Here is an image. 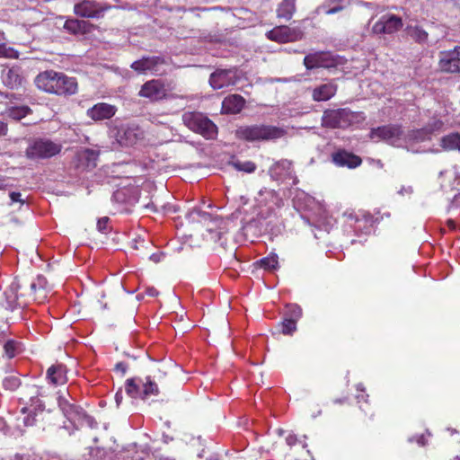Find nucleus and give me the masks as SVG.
Wrapping results in <instances>:
<instances>
[{
	"label": "nucleus",
	"mask_w": 460,
	"mask_h": 460,
	"mask_svg": "<svg viewBox=\"0 0 460 460\" xmlns=\"http://www.w3.org/2000/svg\"><path fill=\"white\" fill-rule=\"evenodd\" d=\"M115 368L117 370H119L122 372V374H125L127 371V365L123 362H119L116 364Z\"/></svg>",
	"instance_id": "obj_50"
},
{
	"label": "nucleus",
	"mask_w": 460,
	"mask_h": 460,
	"mask_svg": "<svg viewBox=\"0 0 460 460\" xmlns=\"http://www.w3.org/2000/svg\"><path fill=\"white\" fill-rule=\"evenodd\" d=\"M150 259L155 262H158L160 261V255L154 253L150 256Z\"/></svg>",
	"instance_id": "obj_57"
},
{
	"label": "nucleus",
	"mask_w": 460,
	"mask_h": 460,
	"mask_svg": "<svg viewBox=\"0 0 460 460\" xmlns=\"http://www.w3.org/2000/svg\"><path fill=\"white\" fill-rule=\"evenodd\" d=\"M412 192V188L411 186H408V187H404L402 186L399 190H398V193L400 195H404V194H411Z\"/></svg>",
	"instance_id": "obj_48"
},
{
	"label": "nucleus",
	"mask_w": 460,
	"mask_h": 460,
	"mask_svg": "<svg viewBox=\"0 0 460 460\" xmlns=\"http://www.w3.org/2000/svg\"><path fill=\"white\" fill-rule=\"evenodd\" d=\"M403 26L402 20L400 16L393 13H385L382 15L372 27L375 34H393L400 31Z\"/></svg>",
	"instance_id": "obj_12"
},
{
	"label": "nucleus",
	"mask_w": 460,
	"mask_h": 460,
	"mask_svg": "<svg viewBox=\"0 0 460 460\" xmlns=\"http://www.w3.org/2000/svg\"><path fill=\"white\" fill-rule=\"evenodd\" d=\"M166 93L167 89L164 83L159 79H153L142 85L139 95L151 101H160L166 98Z\"/></svg>",
	"instance_id": "obj_15"
},
{
	"label": "nucleus",
	"mask_w": 460,
	"mask_h": 460,
	"mask_svg": "<svg viewBox=\"0 0 460 460\" xmlns=\"http://www.w3.org/2000/svg\"><path fill=\"white\" fill-rule=\"evenodd\" d=\"M296 319L286 317L281 323V331L285 335H291L296 330Z\"/></svg>",
	"instance_id": "obj_38"
},
{
	"label": "nucleus",
	"mask_w": 460,
	"mask_h": 460,
	"mask_svg": "<svg viewBox=\"0 0 460 460\" xmlns=\"http://www.w3.org/2000/svg\"><path fill=\"white\" fill-rule=\"evenodd\" d=\"M286 134L287 130L283 128L265 124L243 126L235 131L237 138L248 142L276 140Z\"/></svg>",
	"instance_id": "obj_2"
},
{
	"label": "nucleus",
	"mask_w": 460,
	"mask_h": 460,
	"mask_svg": "<svg viewBox=\"0 0 460 460\" xmlns=\"http://www.w3.org/2000/svg\"><path fill=\"white\" fill-rule=\"evenodd\" d=\"M409 441L410 442L416 441L420 446H425L426 443H427L424 435H420V436H417V437H412V438H409Z\"/></svg>",
	"instance_id": "obj_46"
},
{
	"label": "nucleus",
	"mask_w": 460,
	"mask_h": 460,
	"mask_svg": "<svg viewBox=\"0 0 460 460\" xmlns=\"http://www.w3.org/2000/svg\"><path fill=\"white\" fill-rule=\"evenodd\" d=\"M21 193L20 192H11L10 193V199L13 202H20L22 201L21 199Z\"/></svg>",
	"instance_id": "obj_47"
},
{
	"label": "nucleus",
	"mask_w": 460,
	"mask_h": 460,
	"mask_svg": "<svg viewBox=\"0 0 460 460\" xmlns=\"http://www.w3.org/2000/svg\"><path fill=\"white\" fill-rule=\"evenodd\" d=\"M278 255L275 253L270 254L268 257L262 258L260 261L261 267L265 270H276L279 266Z\"/></svg>",
	"instance_id": "obj_36"
},
{
	"label": "nucleus",
	"mask_w": 460,
	"mask_h": 460,
	"mask_svg": "<svg viewBox=\"0 0 460 460\" xmlns=\"http://www.w3.org/2000/svg\"><path fill=\"white\" fill-rule=\"evenodd\" d=\"M361 397H362V399H364L365 401H367V399H365V397H366V398H367V397H368V394L362 395Z\"/></svg>",
	"instance_id": "obj_59"
},
{
	"label": "nucleus",
	"mask_w": 460,
	"mask_h": 460,
	"mask_svg": "<svg viewBox=\"0 0 460 460\" xmlns=\"http://www.w3.org/2000/svg\"><path fill=\"white\" fill-rule=\"evenodd\" d=\"M337 85L333 83H327L315 87L313 90L312 97L315 102H325L335 95Z\"/></svg>",
	"instance_id": "obj_25"
},
{
	"label": "nucleus",
	"mask_w": 460,
	"mask_h": 460,
	"mask_svg": "<svg viewBox=\"0 0 460 460\" xmlns=\"http://www.w3.org/2000/svg\"><path fill=\"white\" fill-rule=\"evenodd\" d=\"M335 402H339V403H341V400H335Z\"/></svg>",
	"instance_id": "obj_61"
},
{
	"label": "nucleus",
	"mask_w": 460,
	"mask_h": 460,
	"mask_svg": "<svg viewBox=\"0 0 460 460\" xmlns=\"http://www.w3.org/2000/svg\"><path fill=\"white\" fill-rule=\"evenodd\" d=\"M296 12V0H283L277 8V16L287 21L290 20Z\"/></svg>",
	"instance_id": "obj_29"
},
{
	"label": "nucleus",
	"mask_w": 460,
	"mask_h": 460,
	"mask_svg": "<svg viewBox=\"0 0 460 460\" xmlns=\"http://www.w3.org/2000/svg\"><path fill=\"white\" fill-rule=\"evenodd\" d=\"M18 51L14 49L6 46L5 44H0V58H17Z\"/></svg>",
	"instance_id": "obj_39"
},
{
	"label": "nucleus",
	"mask_w": 460,
	"mask_h": 460,
	"mask_svg": "<svg viewBox=\"0 0 460 460\" xmlns=\"http://www.w3.org/2000/svg\"><path fill=\"white\" fill-rule=\"evenodd\" d=\"M4 352L7 355L8 358H13L15 356L16 351V343L13 341H8L5 342L4 346Z\"/></svg>",
	"instance_id": "obj_41"
},
{
	"label": "nucleus",
	"mask_w": 460,
	"mask_h": 460,
	"mask_svg": "<svg viewBox=\"0 0 460 460\" xmlns=\"http://www.w3.org/2000/svg\"><path fill=\"white\" fill-rule=\"evenodd\" d=\"M144 131L134 123H121L110 129V137L120 146H132L144 138Z\"/></svg>",
	"instance_id": "obj_6"
},
{
	"label": "nucleus",
	"mask_w": 460,
	"mask_h": 460,
	"mask_svg": "<svg viewBox=\"0 0 460 460\" xmlns=\"http://www.w3.org/2000/svg\"><path fill=\"white\" fill-rule=\"evenodd\" d=\"M116 111L117 108L115 106L105 102H99L89 108L86 115L92 119L98 121L111 119L115 115Z\"/></svg>",
	"instance_id": "obj_21"
},
{
	"label": "nucleus",
	"mask_w": 460,
	"mask_h": 460,
	"mask_svg": "<svg viewBox=\"0 0 460 460\" xmlns=\"http://www.w3.org/2000/svg\"><path fill=\"white\" fill-rule=\"evenodd\" d=\"M86 22L77 19H68L65 22L64 28L74 34L84 32L85 30Z\"/></svg>",
	"instance_id": "obj_32"
},
{
	"label": "nucleus",
	"mask_w": 460,
	"mask_h": 460,
	"mask_svg": "<svg viewBox=\"0 0 460 460\" xmlns=\"http://www.w3.org/2000/svg\"><path fill=\"white\" fill-rule=\"evenodd\" d=\"M62 145L48 138L33 140L26 149V156L31 160L51 158L61 152Z\"/></svg>",
	"instance_id": "obj_7"
},
{
	"label": "nucleus",
	"mask_w": 460,
	"mask_h": 460,
	"mask_svg": "<svg viewBox=\"0 0 460 460\" xmlns=\"http://www.w3.org/2000/svg\"><path fill=\"white\" fill-rule=\"evenodd\" d=\"M442 125V122H439L438 125H436V128H438Z\"/></svg>",
	"instance_id": "obj_60"
},
{
	"label": "nucleus",
	"mask_w": 460,
	"mask_h": 460,
	"mask_svg": "<svg viewBox=\"0 0 460 460\" xmlns=\"http://www.w3.org/2000/svg\"><path fill=\"white\" fill-rule=\"evenodd\" d=\"M19 288L20 284L18 281L13 280L9 288L4 291L7 308L10 310H13L18 306H23L25 305V302L21 301L18 296Z\"/></svg>",
	"instance_id": "obj_24"
},
{
	"label": "nucleus",
	"mask_w": 460,
	"mask_h": 460,
	"mask_svg": "<svg viewBox=\"0 0 460 460\" xmlns=\"http://www.w3.org/2000/svg\"><path fill=\"white\" fill-rule=\"evenodd\" d=\"M111 8V5L94 0H83L75 4L74 12L77 16L100 19Z\"/></svg>",
	"instance_id": "obj_11"
},
{
	"label": "nucleus",
	"mask_w": 460,
	"mask_h": 460,
	"mask_svg": "<svg viewBox=\"0 0 460 460\" xmlns=\"http://www.w3.org/2000/svg\"><path fill=\"white\" fill-rule=\"evenodd\" d=\"M460 208V193L455 195L453 200L451 201L448 210H452L454 208Z\"/></svg>",
	"instance_id": "obj_44"
},
{
	"label": "nucleus",
	"mask_w": 460,
	"mask_h": 460,
	"mask_svg": "<svg viewBox=\"0 0 460 460\" xmlns=\"http://www.w3.org/2000/svg\"><path fill=\"white\" fill-rule=\"evenodd\" d=\"M183 124L191 131L207 139H214L217 135V127L206 115L197 111H187L182 114Z\"/></svg>",
	"instance_id": "obj_4"
},
{
	"label": "nucleus",
	"mask_w": 460,
	"mask_h": 460,
	"mask_svg": "<svg viewBox=\"0 0 460 460\" xmlns=\"http://www.w3.org/2000/svg\"><path fill=\"white\" fill-rule=\"evenodd\" d=\"M263 193L268 194L269 196H270V197H271V198H273V199H278V197L276 196L275 191H273V190H265L264 191H263V190H261V191H260V196H262V195H263Z\"/></svg>",
	"instance_id": "obj_54"
},
{
	"label": "nucleus",
	"mask_w": 460,
	"mask_h": 460,
	"mask_svg": "<svg viewBox=\"0 0 460 460\" xmlns=\"http://www.w3.org/2000/svg\"><path fill=\"white\" fill-rule=\"evenodd\" d=\"M332 162L339 167H348L350 169L359 166L362 160L359 156L346 150H338L332 155Z\"/></svg>",
	"instance_id": "obj_20"
},
{
	"label": "nucleus",
	"mask_w": 460,
	"mask_h": 460,
	"mask_svg": "<svg viewBox=\"0 0 460 460\" xmlns=\"http://www.w3.org/2000/svg\"><path fill=\"white\" fill-rule=\"evenodd\" d=\"M109 217H104L98 220L97 228L100 232L105 233L108 230Z\"/></svg>",
	"instance_id": "obj_43"
},
{
	"label": "nucleus",
	"mask_w": 460,
	"mask_h": 460,
	"mask_svg": "<svg viewBox=\"0 0 460 460\" xmlns=\"http://www.w3.org/2000/svg\"><path fill=\"white\" fill-rule=\"evenodd\" d=\"M6 186V180L3 177H0V190L4 189Z\"/></svg>",
	"instance_id": "obj_56"
},
{
	"label": "nucleus",
	"mask_w": 460,
	"mask_h": 460,
	"mask_svg": "<svg viewBox=\"0 0 460 460\" xmlns=\"http://www.w3.org/2000/svg\"><path fill=\"white\" fill-rule=\"evenodd\" d=\"M29 394H31L29 406L22 407L21 412L22 414H25L29 411H31L32 412L35 413L39 411H43L45 405L42 402V401L39 398V395L40 394V389L37 386L32 385L29 388Z\"/></svg>",
	"instance_id": "obj_27"
},
{
	"label": "nucleus",
	"mask_w": 460,
	"mask_h": 460,
	"mask_svg": "<svg viewBox=\"0 0 460 460\" xmlns=\"http://www.w3.org/2000/svg\"><path fill=\"white\" fill-rule=\"evenodd\" d=\"M35 84L40 90L57 95H72L77 91L75 78L54 70L40 73L35 78Z\"/></svg>",
	"instance_id": "obj_1"
},
{
	"label": "nucleus",
	"mask_w": 460,
	"mask_h": 460,
	"mask_svg": "<svg viewBox=\"0 0 460 460\" xmlns=\"http://www.w3.org/2000/svg\"><path fill=\"white\" fill-rule=\"evenodd\" d=\"M269 174L274 181H285L287 179H293L294 183H296L297 181L292 169V163L286 159L280 160L271 165L269 169Z\"/></svg>",
	"instance_id": "obj_19"
},
{
	"label": "nucleus",
	"mask_w": 460,
	"mask_h": 460,
	"mask_svg": "<svg viewBox=\"0 0 460 460\" xmlns=\"http://www.w3.org/2000/svg\"><path fill=\"white\" fill-rule=\"evenodd\" d=\"M47 379L54 385H65L67 382L66 367L61 364L49 367L47 370Z\"/></svg>",
	"instance_id": "obj_23"
},
{
	"label": "nucleus",
	"mask_w": 460,
	"mask_h": 460,
	"mask_svg": "<svg viewBox=\"0 0 460 460\" xmlns=\"http://www.w3.org/2000/svg\"><path fill=\"white\" fill-rule=\"evenodd\" d=\"M123 400V394L122 392L119 390L115 394V402L117 406L119 407Z\"/></svg>",
	"instance_id": "obj_49"
},
{
	"label": "nucleus",
	"mask_w": 460,
	"mask_h": 460,
	"mask_svg": "<svg viewBox=\"0 0 460 460\" xmlns=\"http://www.w3.org/2000/svg\"><path fill=\"white\" fill-rule=\"evenodd\" d=\"M287 314L289 316L288 318L297 321L302 316V309L297 305H289L288 306Z\"/></svg>",
	"instance_id": "obj_40"
},
{
	"label": "nucleus",
	"mask_w": 460,
	"mask_h": 460,
	"mask_svg": "<svg viewBox=\"0 0 460 460\" xmlns=\"http://www.w3.org/2000/svg\"><path fill=\"white\" fill-rule=\"evenodd\" d=\"M405 32L408 37L419 44H424L428 41V32L418 25H408Z\"/></svg>",
	"instance_id": "obj_30"
},
{
	"label": "nucleus",
	"mask_w": 460,
	"mask_h": 460,
	"mask_svg": "<svg viewBox=\"0 0 460 460\" xmlns=\"http://www.w3.org/2000/svg\"><path fill=\"white\" fill-rule=\"evenodd\" d=\"M7 132V125L3 122V121H0V136H4Z\"/></svg>",
	"instance_id": "obj_53"
},
{
	"label": "nucleus",
	"mask_w": 460,
	"mask_h": 460,
	"mask_svg": "<svg viewBox=\"0 0 460 460\" xmlns=\"http://www.w3.org/2000/svg\"><path fill=\"white\" fill-rule=\"evenodd\" d=\"M246 227L248 229L255 228L256 229V234H266L270 230L269 223L266 222V220L264 218L261 217H258L257 218L250 221L247 224Z\"/></svg>",
	"instance_id": "obj_33"
},
{
	"label": "nucleus",
	"mask_w": 460,
	"mask_h": 460,
	"mask_svg": "<svg viewBox=\"0 0 460 460\" xmlns=\"http://www.w3.org/2000/svg\"><path fill=\"white\" fill-rule=\"evenodd\" d=\"M286 441L288 443V445L289 446H293L296 444V435H288L287 438H286Z\"/></svg>",
	"instance_id": "obj_51"
},
{
	"label": "nucleus",
	"mask_w": 460,
	"mask_h": 460,
	"mask_svg": "<svg viewBox=\"0 0 460 460\" xmlns=\"http://www.w3.org/2000/svg\"><path fill=\"white\" fill-rule=\"evenodd\" d=\"M457 460H460V457H456Z\"/></svg>",
	"instance_id": "obj_64"
},
{
	"label": "nucleus",
	"mask_w": 460,
	"mask_h": 460,
	"mask_svg": "<svg viewBox=\"0 0 460 460\" xmlns=\"http://www.w3.org/2000/svg\"><path fill=\"white\" fill-rule=\"evenodd\" d=\"M441 146L446 150L460 152V133H451L441 138Z\"/></svg>",
	"instance_id": "obj_31"
},
{
	"label": "nucleus",
	"mask_w": 460,
	"mask_h": 460,
	"mask_svg": "<svg viewBox=\"0 0 460 460\" xmlns=\"http://www.w3.org/2000/svg\"><path fill=\"white\" fill-rule=\"evenodd\" d=\"M357 390H358V391H360V392H365V387L363 386V385H362V384H358V385H357Z\"/></svg>",
	"instance_id": "obj_58"
},
{
	"label": "nucleus",
	"mask_w": 460,
	"mask_h": 460,
	"mask_svg": "<svg viewBox=\"0 0 460 460\" xmlns=\"http://www.w3.org/2000/svg\"><path fill=\"white\" fill-rule=\"evenodd\" d=\"M83 422H85L90 428H96L97 426V422L93 420V418L88 416L86 413L85 417L83 418L79 424H82Z\"/></svg>",
	"instance_id": "obj_45"
},
{
	"label": "nucleus",
	"mask_w": 460,
	"mask_h": 460,
	"mask_svg": "<svg viewBox=\"0 0 460 460\" xmlns=\"http://www.w3.org/2000/svg\"><path fill=\"white\" fill-rule=\"evenodd\" d=\"M165 64L164 58L158 56L144 57L131 64V68L138 73H153L160 75L164 73L162 69Z\"/></svg>",
	"instance_id": "obj_13"
},
{
	"label": "nucleus",
	"mask_w": 460,
	"mask_h": 460,
	"mask_svg": "<svg viewBox=\"0 0 460 460\" xmlns=\"http://www.w3.org/2000/svg\"><path fill=\"white\" fill-rule=\"evenodd\" d=\"M447 226L450 228V229H455L456 228V223L453 219H448L447 221Z\"/></svg>",
	"instance_id": "obj_55"
},
{
	"label": "nucleus",
	"mask_w": 460,
	"mask_h": 460,
	"mask_svg": "<svg viewBox=\"0 0 460 460\" xmlns=\"http://www.w3.org/2000/svg\"><path fill=\"white\" fill-rule=\"evenodd\" d=\"M146 293L152 297L156 296L158 295V291L155 288H147Z\"/></svg>",
	"instance_id": "obj_52"
},
{
	"label": "nucleus",
	"mask_w": 460,
	"mask_h": 460,
	"mask_svg": "<svg viewBox=\"0 0 460 460\" xmlns=\"http://www.w3.org/2000/svg\"><path fill=\"white\" fill-rule=\"evenodd\" d=\"M244 103L245 101L241 95L233 94L225 98L222 109L226 113L237 114L243 110Z\"/></svg>",
	"instance_id": "obj_26"
},
{
	"label": "nucleus",
	"mask_w": 460,
	"mask_h": 460,
	"mask_svg": "<svg viewBox=\"0 0 460 460\" xmlns=\"http://www.w3.org/2000/svg\"><path fill=\"white\" fill-rule=\"evenodd\" d=\"M125 391L128 396L133 399L146 400L149 396L159 394L157 384L150 377L146 376L129 378L125 383Z\"/></svg>",
	"instance_id": "obj_5"
},
{
	"label": "nucleus",
	"mask_w": 460,
	"mask_h": 460,
	"mask_svg": "<svg viewBox=\"0 0 460 460\" xmlns=\"http://www.w3.org/2000/svg\"><path fill=\"white\" fill-rule=\"evenodd\" d=\"M403 131L396 124H388L371 128L368 137L373 141H385L389 145L401 146Z\"/></svg>",
	"instance_id": "obj_9"
},
{
	"label": "nucleus",
	"mask_w": 460,
	"mask_h": 460,
	"mask_svg": "<svg viewBox=\"0 0 460 460\" xmlns=\"http://www.w3.org/2000/svg\"><path fill=\"white\" fill-rule=\"evenodd\" d=\"M25 414H27V415L23 418L24 426H26V427L33 426L36 422V418H35L36 413L32 412L31 411H29Z\"/></svg>",
	"instance_id": "obj_42"
},
{
	"label": "nucleus",
	"mask_w": 460,
	"mask_h": 460,
	"mask_svg": "<svg viewBox=\"0 0 460 460\" xmlns=\"http://www.w3.org/2000/svg\"><path fill=\"white\" fill-rule=\"evenodd\" d=\"M238 77L233 69H217L211 74L209 84L214 89H223L236 84Z\"/></svg>",
	"instance_id": "obj_14"
},
{
	"label": "nucleus",
	"mask_w": 460,
	"mask_h": 460,
	"mask_svg": "<svg viewBox=\"0 0 460 460\" xmlns=\"http://www.w3.org/2000/svg\"><path fill=\"white\" fill-rule=\"evenodd\" d=\"M58 404L66 418L73 423H80L85 417L84 411L78 405L71 402L65 395L59 394Z\"/></svg>",
	"instance_id": "obj_17"
},
{
	"label": "nucleus",
	"mask_w": 460,
	"mask_h": 460,
	"mask_svg": "<svg viewBox=\"0 0 460 460\" xmlns=\"http://www.w3.org/2000/svg\"><path fill=\"white\" fill-rule=\"evenodd\" d=\"M30 288L31 294L34 296L33 299L38 303H42L47 298L49 288L45 277L38 276L37 279L31 283Z\"/></svg>",
	"instance_id": "obj_22"
},
{
	"label": "nucleus",
	"mask_w": 460,
	"mask_h": 460,
	"mask_svg": "<svg viewBox=\"0 0 460 460\" xmlns=\"http://www.w3.org/2000/svg\"><path fill=\"white\" fill-rule=\"evenodd\" d=\"M342 217L345 223L353 228L357 234H369L375 223L374 217L364 210L347 209Z\"/></svg>",
	"instance_id": "obj_8"
},
{
	"label": "nucleus",
	"mask_w": 460,
	"mask_h": 460,
	"mask_svg": "<svg viewBox=\"0 0 460 460\" xmlns=\"http://www.w3.org/2000/svg\"><path fill=\"white\" fill-rule=\"evenodd\" d=\"M304 65L308 70L319 67L329 68L334 66L335 60L331 53L320 51L306 55L304 58Z\"/></svg>",
	"instance_id": "obj_18"
},
{
	"label": "nucleus",
	"mask_w": 460,
	"mask_h": 460,
	"mask_svg": "<svg viewBox=\"0 0 460 460\" xmlns=\"http://www.w3.org/2000/svg\"><path fill=\"white\" fill-rule=\"evenodd\" d=\"M230 164L237 171L252 173L256 170V164L252 161L233 160Z\"/></svg>",
	"instance_id": "obj_34"
},
{
	"label": "nucleus",
	"mask_w": 460,
	"mask_h": 460,
	"mask_svg": "<svg viewBox=\"0 0 460 460\" xmlns=\"http://www.w3.org/2000/svg\"><path fill=\"white\" fill-rule=\"evenodd\" d=\"M0 97H4V95L0 93Z\"/></svg>",
	"instance_id": "obj_63"
},
{
	"label": "nucleus",
	"mask_w": 460,
	"mask_h": 460,
	"mask_svg": "<svg viewBox=\"0 0 460 460\" xmlns=\"http://www.w3.org/2000/svg\"><path fill=\"white\" fill-rule=\"evenodd\" d=\"M21 385V380L18 376L10 375L4 378L3 387L5 390L14 391Z\"/></svg>",
	"instance_id": "obj_37"
},
{
	"label": "nucleus",
	"mask_w": 460,
	"mask_h": 460,
	"mask_svg": "<svg viewBox=\"0 0 460 460\" xmlns=\"http://www.w3.org/2000/svg\"><path fill=\"white\" fill-rule=\"evenodd\" d=\"M305 28L301 25L296 26H276L266 32V37L271 41L278 43H287L301 40L304 38Z\"/></svg>",
	"instance_id": "obj_10"
},
{
	"label": "nucleus",
	"mask_w": 460,
	"mask_h": 460,
	"mask_svg": "<svg viewBox=\"0 0 460 460\" xmlns=\"http://www.w3.org/2000/svg\"><path fill=\"white\" fill-rule=\"evenodd\" d=\"M3 83L9 88L14 89L22 84V78L15 67L4 69L2 72Z\"/></svg>",
	"instance_id": "obj_28"
},
{
	"label": "nucleus",
	"mask_w": 460,
	"mask_h": 460,
	"mask_svg": "<svg viewBox=\"0 0 460 460\" xmlns=\"http://www.w3.org/2000/svg\"><path fill=\"white\" fill-rule=\"evenodd\" d=\"M439 67L444 72L460 73V46L440 53Z\"/></svg>",
	"instance_id": "obj_16"
},
{
	"label": "nucleus",
	"mask_w": 460,
	"mask_h": 460,
	"mask_svg": "<svg viewBox=\"0 0 460 460\" xmlns=\"http://www.w3.org/2000/svg\"><path fill=\"white\" fill-rule=\"evenodd\" d=\"M366 116L361 111H353L348 108L326 110L322 117V125L330 128H347L362 123Z\"/></svg>",
	"instance_id": "obj_3"
},
{
	"label": "nucleus",
	"mask_w": 460,
	"mask_h": 460,
	"mask_svg": "<svg viewBox=\"0 0 460 460\" xmlns=\"http://www.w3.org/2000/svg\"><path fill=\"white\" fill-rule=\"evenodd\" d=\"M320 10L327 15H331L343 10V5L341 4L340 0H332L323 4Z\"/></svg>",
	"instance_id": "obj_35"
},
{
	"label": "nucleus",
	"mask_w": 460,
	"mask_h": 460,
	"mask_svg": "<svg viewBox=\"0 0 460 460\" xmlns=\"http://www.w3.org/2000/svg\"><path fill=\"white\" fill-rule=\"evenodd\" d=\"M357 398L359 401L360 400V395H357Z\"/></svg>",
	"instance_id": "obj_62"
}]
</instances>
